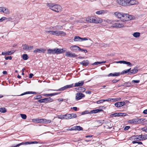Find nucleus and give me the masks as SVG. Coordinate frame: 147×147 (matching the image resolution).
I'll list each match as a JSON object with an SVG mask.
<instances>
[{
	"label": "nucleus",
	"mask_w": 147,
	"mask_h": 147,
	"mask_svg": "<svg viewBox=\"0 0 147 147\" xmlns=\"http://www.w3.org/2000/svg\"><path fill=\"white\" fill-rule=\"evenodd\" d=\"M106 22L109 24H112V26L113 27L121 28L125 26V22L121 20H115L112 21L111 20L107 19L106 21Z\"/></svg>",
	"instance_id": "f257e3e1"
},
{
	"label": "nucleus",
	"mask_w": 147,
	"mask_h": 147,
	"mask_svg": "<svg viewBox=\"0 0 147 147\" xmlns=\"http://www.w3.org/2000/svg\"><path fill=\"white\" fill-rule=\"evenodd\" d=\"M47 5L49 9L55 12H59L62 11L61 7L59 5H55L53 3H47Z\"/></svg>",
	"instance_id": "f03ea898"
},
{
	"label": "nucleus",
	"mask_w": 147,
	"mask_h": 147,
	"mask_svg": "<svg viewBox=\"0 0 147 147\" xmlns=\"http://www.w3.org/2000/svg\"><path fill=\"white\" fill-rule=\"evenodd\" d=\"M53 99L50 97L45 98L39 100L38 102L40 103H47L53 102Z\"/></svg>",
	"instance_id": "7ed1b4c3"
},
{
	"label": "nucleus",
	"mask_w": 147,
	"mask_h": 147,
	"mask_svg": "<svg viewBox=\"0 0 147 147\" xmlns=\"http://www.w3.org/2000/svg\"><path fill=\"white\" fill-rule=\"evenodd\" d=\"M73 86V84H72L70 85H67L64 87L61 88H60L57 90H54L53 89H48V91L53 90V91H63L67 89L68 88H70Z\"/></svg>",
	"instance_id": "20e7f679"
},
{
	"label": "nucleus",
	"mask_w": 147,
	"mask_h": 147,
	"mask_svg": "<svg viewBox=\"0 0 147 147\" xmlns=\"http://www.w3.org/2000/svg\"><path fill=\"white\" fill-rule=\"evenodd\" d=\"M86 21L88 22L97 23L98 21L92 17H89L86 19Z\"/></svg>",
	"instance_id": "39448f33"
},
{
	"label": "nucleus",
	"mask_w": 147,
	"mask_h": 147,
	"mask_svg": "<svg viewBox=\"0 0 147 147\" xmlns=\"http://www.w3.org/2000/svg\"><path fill=\"white\" fill-rule=\"evenodd\" d=\"M132 18V16L128 14H123L122 20L125 21H128L131 20Z\"/></svg>",
	"instance_id": "423d86ee"
},
{
	"label": "nucleus",
	"mask_w": 147,
	"mask_h": 147,
	"mask_svg": "<svg viewBox=\"0 0 147 147\" xmlns=\"http://www.w3.org/2000/svg\"><path fill=\"white\" fill-rule=\"evenodd\" d=\"M38 143H39V142L36 141L31 142H22L21 143H20L19 144H17L16 146H13V147H18L22 145H27L31 144H37Z\"/></svg>",
	"instance_id": "0eeeda50"
},
{
	"label": "nucleus",
	"mask_w": 147,
	"mask_h": 147,
	"mask_svg": "<svg viewBox=\"0 0 147 147\" xmlns=\"http://www.w3.org/2000/svg\"><path fill=\"white\" fill-rule=\"evenodd\" d=\"M128 0H117V2L119 4L123 6H127Z\"/></svg>",
	"instance_id": "6e6552de"
},
{
	"label": "nucleus",
	"mask_w": 147,
	"mask_h": 147,
	"mask_svg": "<svg viewBox=\"0 0 147 147\" xmlns=\"http://www.w3.org/2000/svg\"><path fill=\"white\" fill-rule=\"evenodd\" d=\"M85 97V95L82 93H78L76 96V99L77 100H79Z\"/></svg>",
	"instance_id": "1a4fd4ad"
},
{
	"label": "nucleus",
	"mask_w": 147,
	"mask_h": 147,
	"mask_svg": "<svg viewBox=\"0 0 147 147\" xmlns=\"http://www.w3.org/2000/svg\"><path fill=\"white\" fill-rule=\"evenodd\" d=\"M46 50L43 48L36 49L34 51V52L36 53H44Z\"/></svg>",
	"instance_id": "9d476101"
},
{
	"label": "nucleus",
	"mask_w": 147,
	"mask_h": 147,
	"mask_svg": "<svg viewBox=\"0 0 147 147\" xmlns=\"http://www.w3.org/2000/svg\"><path fill=\"white\" fill-rule=\"evenodd\" d=\"M22 46L24 47L23 49L26 51H30L32 49L33 47V46H30L26 44H23Z\"/></svg>",
	"instance_id": "9b49d317"
},
{
	"label": "nucleus",
	"mask_w": 147,
	"mask_h": 147,
	"mask_svg": "<svg viewBox=\"0 0 147 147\" xmlns=\"http://www.w3.org/2000/svg\"><path fill=\"white\" fill-rule=\"evenodd\" d=\"M117 98H116V99L108 98L107 99H105V100L102 99V100H100L97 101H96V103L97 104H100V103H102L103 102H104L105 101H111V100H115V99H116V100H117Z\"/></svg>",
	"instance_id": "f8f14e48"
},
{
	"label": "nucleus",
	"mask_w": 147,
	"mask_h": 147,
	"mask_svg": "<svg viewBox=\"0 0 147 147\" xmlns=\"http://www.w3.org/2000/svg\"><path fill=\"white\" fill-rule=\"evenodd\" d=\"M65 55L67 57H74L77 56L75 53L70 52H66L65 53Z\"/></svg>",
	"instance_id": "ddd939ff"
},
{
	"label": "nucleus",
	"mask_w": 147,
	"mask_h": 147,
	"mask_svg": "<svg viewBox=\"0 0 147 147\" xmlns=\"http://www.w3.org/2000/svg\"><path fill=\"white\" fill-rule=\"evenodd\" d=\"M55 53L57 54H58L60 53H63L66 51L65 50H63V49H59L58 48H55Z\"/></svg>",
	"instance_id": "4468645a"
},
{
	"label": "nucleus",
	"mask_w": 147,
	"mask_h": 147,
	"mask_svg": "<svg viewBox=\"0 0 147 147\" xmlns=\"http://www.w3.org/2000/svg\"><path fill=\"white\" fill-rule=\"evenodd\" d=\"M127 2H127V6L137 4L138 3L137 1L134 0H131L130 1L128 0Z\"/></svg>",
	"instance_id": "2eb2a0df"
},
{
	"label": "nucleus",
	"mask_w": 147,
	"mask_h": 147,
	"mask_svg": "<svg viewBox=\"0 0 147 147\" xmlns=\"http://www.w3.org/2000/svg\"><path fill=\"white\" fill-rule=\"evenodd\" d=\"M131 121L132 123L136 124L140 123L143 121V120L142 119H134Z\"/></svg>",
	"instance_id": "dca6fc26"
},
{
	"label": "nucleus",
	"mask_w": 147,
	"mask_h": 147,
	"mask_svg": "<svg viewBox=\"0 0 147 147\" xmlns=\"http://www.w3.org/2000/svg\"><path fill=\"white\" fill-rule=\"evenodd\" d=\"M125 105V102H117L115 103V105L116 107H121Z\"/></svg>",
	"instance_id": "f3484780"
},
{
	"label": "nucleus",
	"mask_w": 147,
	"mask_h": 147,
	"mask_svg": "<svg viewBox=\"0 0 147 147\" xmlns=\"http://www.w3.org/2000/svg\"><path fill=\"white\" fill-rule=\"evenodd\" d=\"M46 32L47 33H50L52 35L54 36H58V30L56 31H46Z\"/></svg>",
	"instance_id": "a211bd4d"
},
{
	"label": "nucleus",
	"mask_w": 147,
	"mask_h": 147,
	"mask_svg": "<svg viewBox=\"0 0 147 147\" xmlns=\"http://www.w3.org/2000/svg\"><path fill=\"white\" fill-rule=\"evenodd\" d=\"M70 48L72 51L76 52L78 50L79 47L78 46L75 45L71 47Z\"/></svg>",
	"instance_id": "6ab92c4d"
},
{
	"label": "nucleus",
	"mask_w": 147,
	"mask_h": 147,
	"mask_svg": "<svg viewBox=\"0 0 147 147\" xmlns=\"http://www.w3.org/2000/svg\"><path fill=\"white\" fill-rule=\"evenodd\" d=\"M84 81H79V82L75 83L74 85V87H80L83 86L84 84Z\"/></svg>",
	"instance_id": "aec40b11"
},
{
	"label": "nucleus",
	"mask_w": 147,
	"mask_h": 147,
	"mask_svg": "<svg viewBox=\"0 0 147 147\" xmlns=\"http://www.w3.org/2000/svg\"><path fill=\"white\" fill-rule=\"evenodd\" d=\"M108 12L107 10H101L97 11L96 13L97 14H102L107 13Z\"/></svg>",
	"instance_id": "412c9836"
},
{
	"label": "nucleus",
	"mask_w": 147,
	"mask_h": 147,
	"mask_svg": "<svg viewBox=\"0 0 147 147\" xmlns=\"http://www.w3.org/2000/svg\"><path fill=\"white\" fill-rule=\"evenodd\" d=\"M115 16L119 18H121L122 17L123 18V14L119 12H116L114 13Z\"/></svg>",
	"instance_id": "4be33fe9"
},
{
	"label": "nucleus",
	"mask_w": 147,
	"mask_h": 147,
	"mask_svg": "<svg viewBox=\"0 0 147 147\" xmlns=\"http://www.w3.org/2000/svg\"><path fill=\"white\" fill-rule=\"evenodd\" d=\"M137 68V67H135L133 69L131 70L130 72H129V75L134 74L137 73L138 71Z\"/></svg>",
	"instance_id": "5701e85b"
},
{
	"label": "nucleus",
	"mask_w": 147,
	"mask_h": 147,
	"mask_svg": "<svg viewBox=\"0 0 147 147\" xmlns=\"http://www.w3.org/2000/svg\"><path fill=\"white\" fill-rule=\"evenodd\" d=\"M120 74L119 72H115L113 74L110 73L109 74L108 76H120Z\"/></svg>",
	"instance_id": "b1692460"
},
{
	"label": "nucleus",
	"mask_w": 147,
	"mask_h": 147,
	"mask_svg": "<svg viewBox=\"0 0 147 147\" xmlns=\"http://www.w3.org/2000/svg\"><path fill=\"white\" fill-rule=\"evenodd\" d=\"M66 35V33L65 32L63 31L58 30V36H64Z\"/></svg>",
	"instance_id": "393cba45"
},
{
	"label": "nucleus",
	"mask_w": 147,
	"mask_h": 147,
	"mask_svg": "<svg viewBox=\"0 0 147 147\" xmlns=\"http://www.w3.org/2000/svg\"><path fill=\"white\" fill-rule=\"evenodd\" d=\"M55 49H49L47 51V54H55Z\"/></svg>",
	"instance_id": "a878e982"
},
{
	"label": "nucleus",
	"mask_w": 147,
	"mask_h": 147,
	"mask_svg": "<svg viewBox=\"0 0 147 147\" xmlns=\"http://www.w3.org/2000/svg\"><path fill=\"white\" fill-rule=\"evenodd\" d=\"M103 110L102 109H97L96 110H93L91 111L90 113H96L102 111Z\"/></svg>",
	"instance_id": "bb28decb"
},
{
	"label": "nucleus",
	"mask_w": 147,
	"mask_h": 147,
	"mask_svg": "<svg viewBox=\"0 0 147 147\" xmlns=\"http://www.w3.org/2000/svg\"><path fill=\"white\" fill-rule=\"evenodd\" d=\"M89 63V61L87 60H84L80 63L83 66H86Z\"/></svg>",
	"instance_id": "cd10ccee"
},
{
	"label": "nucleus",
	"mask_w": 147,
	"mask_h": 147,
	"mask_svg": "<svg viewBox=\"0 0 147 147\" xmlns=\"http://www.w3.org/2000/svg\"><path fill=\"white\" fill-rule=\"evenodd\" d=\"M51 120L47 119H42V123H49L51 122Z\"/></svg>",
	"instance_id": "c85d7f7f"
},
{
	"label": "nucleus",
	"mask_w": 147,
	"mask_h": 147,
	"mask_svg": "<svg viewBox=\"0 0 147 147\" xmlns=\"http://www.w3.org/2000/svg\"><path fill=\"white\" fill-rule=\"evenodd\" d=\"M36 93L34 92L28 91L24 92L19 96H23L24 95L28 94H36Z\"/></svg>",
	"instance_id": "c756f323"
},
{
	"label": "nucleus",
	"mask_w": 147,
	"mask_h": 147,
	"mask_svg": "<svg viewBox=\"0 0 147 147\" xmlns=\"http://www.w3.org/2000/svg\"><path fill=\"white\" fill-rule=\"evenodd\" d=\"M3 12L7 14H9L10 13L9 10L5 7H4L3 10Z\"/></svg>",
	"instance_id": "7c9ffc66"
},
{
	"label": "nucleus",
	"mask_w": 147,
	"mask_h": 147,
	"mask_svg": "<svg viewBox=\"0 0 147 147\" xmlns=\"http://www.w3.org/2000/svg\"><path fill=\"white\" fill-rule=\"evenodd\" d=\"M32 121L34 122H36L38 123H42V119H34L32 120Z\"/></svg>",
	"instance_id": "2f4dec72"
},
{
	"label": "nucleus",
	"mask_w": 147,
	"mask_h": 147,
	"mask_svg": "<svg viewBox=\"0 0 147 147\" xmlns=\"http://www.w3.org/2000/svg\"><path fill=\"white\" fill-rule=\"evenodd\" d=\"M81 38L79 36H75L74 39V41L78 42L81 41Z\"/></svg>",
	"instance_id": "473e14b6"
},
{
	"label": "nucleus",
	"mask_w": 147,
	"mask_h": 147,
	"mask_svg": "<svg viewBox=\"0 0 147 147\" xmlns=\"http://www.w3.org/2000/svg\"><path fill=\"white\" fill-rule=\"evenodd\" d=\"M133 35L134 37L136 38H137L140 36V33L139 32H136L134 33Z\"/></svg>",
	"instance_id": "72a5a7b5"
},
{
	"label": "nucleus",
	"mask_w": 147,
	"mask_h": 147,
	"mask_svg": "<svg viewBox=\"0 0 147 147\" xmlns=\"http://www.w3.org/2000/svg\"><path fill=\"white\" fill-rule=\"evenodd\" d=\"M70 119L76 118L77 117L76 114L75 113H74L70 114Z\"/></svg>",
	"instance_id": "f704fd0d"
},
{
	"label": "nucleus",
	"mask_w": 147,
	"mask_h": 147,
	"mask_svg": "<svg viewBox=\"0 0 147 147\" xmlns=\"http://www.w3.org/2000/svg\"><path fill=\"white\" fill-rule=\"evenodd\" d=\"M7 110L4 107H1L0 108V112L2 113H5L6 112Z\"/></svg>",
	"instance_id": "c9c22d12"
},
{
	"label": "nucleus",
	"mask_w": 147,
	"mask_h": 147,
	"mask_svg": "<svg viewBox=\"0 0 147 147\" xmlns=\"http://www.w3.org/2000/svg\"><path fill=\"white\" fill-rule=\"evenodd\" d=\"M70 114L64 115V119H70Z\"/></svg>",
	"instance_id": "e433bc0d"
},
{
	"label": "nucleus",
	"mask_w": 147,
	"mask_h": 147,
	"mask_svg": "<svg viewBox=\"0 0 147 147\" xmlns=\"http://www.w3.org/2000/svg\"><path fill=\"white\" fill-rule=\"evenodd\" d=\"M78 89L80 92H84L86 90L85 88L83 87H80Z\"/></svg>",
	"instance_id": "4c0bfd02"
},
{
	"label": "nucleus",
	"mask_w": 147,
	"mask_h": 147,
	"mask_svg": "<svg viewBox=\"0 0 147 147\" xmlns=\"http://www.w3.org/2000/svg\"><path fill=\"white\" fill-rule=\"evenodd\" d=\"M22 57L24 60H27L28 59V57L26 54H24L23 55Z\"/></svg>",
	"instance_id": "58836bf2"
},
{
	"label": "nucleus",
	"mask_w": 147,
	"mask_h": 147,
	"mask_svg": "<svg viewBox=\"0 0 147 147\" xmlns=\"http://www.w3.org/2000/svg\"><path fill=\"white\" fill-rule=\"evenodd\" d=\"M54 28L56 30H61L62 27L61 26H54Z\"/></svg>",
	"instance_id": "ea45409f"
},
{
	"label": "nucleus",
	"mask_w": 147,
	"mask_h": 147,
	"mask_svg": "<svg viewBox=\"0 0 147 147\" xmlns=\"http://www.w3.org/2000/svg\"><path fill=\"white\" fill-rule=\"evenodd\" d=\"M82 128L80 126H76L75 127V130H82Z\"/></svg>",
	"instance_id": "a19ab883"
},
{
	"label": "nucleus",
	"mask_w": 147,
	"mask_h": 147,
	"mask_svg": "<svg viewBox=\"0 0 147 147\" xmlns=\"http://www.w3.org/2000/svg\"><path fill=\"white\" fill-rule=\"evenodd\" d=\"M118 117L117 115V113H114L110 115V117Z\"/></svg>",
	"instance_id": "79ce46f5"
},
{
	"label": "nucleus",
	"mask_w": 147,
	"mask_h": 147,
	"mask_svg": "<svg viewBox=\"0 0 147 147\" xmlns=\"http://www.w3.org/2000/svg\"><path fill=\"white\" fill-rule=\"evenodd\" d=\"M58 118L61 119H64V115H61L58 116Z\"/></svg>",
	"instance_id": "37998d69"
},
{
	"label": "nucleus",
	"mask_w": 147,
	"mask_h": 147,
	"mask_svg": "<svg viewBox=\"0 0 147 147\" xmlns=\"http://www.w3.org/2000/svg\"><path fill=\"white\" fill-rule=\"evenodd\" d=\"M129 72L128 71H127V70H123L122 72H121V74H124L127 73L128 74H129Z\"/></svg>",
	"instance_id": "c03bdc74"
},
{
	"label": "nucleus",
	"mask_w": 147,
	"mask_h": 147,
	"mask_svg": "<svg viewBox=\"0 0 147 147\" xmlns=\"http://www.w3.org/2000/svg\"><path fill=\"white\" fill-rule=\"evenodd\" d=\"M20 115L21 117L23 119H26V118L27 116L25 114H21Z\"/></svg>",
	"instance_id": "a18cd8bd"
},
{
	"label": "nucleus",
	"mask_w": 147,
	"mask_h": 147,
	"mask_svg": "<svg viewBox=\"0 0 147 147\" xmlns=\"http://www.w3.org/2000/svg\"><path fill=\"white\" fill-rule=\"evenodd\" d=\"M124 64H126L127 65L129 66L130 67H131L132 66V64L129 62H127L125 61Z\"/></svg>",
	"instance_id": "49530a36"
},
{
	"label": "nucleus",
	"mask_w": 147,
	"mask_h": 147,
	"mask_svg": "<svg viewBox=\"0 0 147 147\" xmlns=\"http://www.w3.org/2000/svg\"><path fill=\"white\" fill-rule=\"evenodd\" d=\"M15 52L14 50H13L12 51H10L7 52V53L8 55H11L13 53H14Z\"/></svg>",
	"instance_id": "de8ad7c7"
},
{
	"label": "nucleus",
	"mask_w": 147,
	"mask_h": 147,
	"mask_svg": "<svg viewBox=\"0 0 147 147\" xmlns=\"http://www.w3.org/2000/svg\"><path fill=\"white\" fill-rule=\"evenodd\" d=\"M143 140L147 139V135H141Z\"/></svg>",
	"instance_id": "09e8293b"
},
{
	"label": "nucleus",
	"mask_w": 147,
	"mask_h": 147,
	"mask_svg": "<svg viewBox=\"0 0 147 147\" xmlns=\"http://www.w3.org/2000/svg\"><path fill=\"white\" fill-rule=\"evenodd\" d=\"M43 95L47 97H49V96H53V93L50 94H44Z\"/></svg>",
	"instance_id": "8fccbe9b"
},
{
	"label": "nucleus",
	"mask_w": 147,
	"mask_h": 147,
	"mask_svg": "<svg viewBox=\"0 0 147 147\" xmlns=\"http://www.w3.org/2000/svg\"><path fill=\"white\" fill-rule=\"evenodd\" d=\"M132 143L133 144L138 143L139 144H142L141 142L138 141L137 142L136 141H132Z\"/></svg>",
	"instance_id": "3c124183"
},
{
	"label": "nucleus",
	"mask_w": 147,
	"mask_h": 147,
	"mask_svg": "<svg viewBox=\"0 0 147 147\" xmlns=\"http://www.w3.org/2000/svg\"><path fill=\"white\" fill-rule=\"evenodd\" d=\"M42 98V96L41 95H39L36 96L34 98L36 99H38L41 98Z\"/></svg>",
	"instance_id": "603ef678"
},
{
	"label": "nucleus",
	"mask_w": 147,
	"mask_h": 147,
	"mask_svg": "<svg viewBox=\"0 0 147 147\" xmlns=\"http://www.w3.org/2000/svg\"><path fill=\"white\" fill-rule=\"evenodd\" d=\"M96 124L99 126L102 124V123L100 121H96Z\"/></svg>",
	"instance_id": "864d4df0"
},
{
	"label": "nucleus",
	"mask_w": 147,
	"mask_h": 147,
	"mask_svg": "<svg viewBox=\"0 0 147 147\" xmlns=\"http://www.w3.org/2000/svg\"><path fill=\"white\" fill-rule=\"evenodd\" d=\"M141 129L144 131L147 132V126H146Z\"/></svg>",
	"instance_id": "5fc2aeb1"
},
{
	"label": "nucleus",
	"mask_w": 147,
	"mask_h": 147,
	"mask_svg": "<svg viewBox=\"0 0 147 147\" xmlns=\"http://www.w3.org/2000/svg\"><path fill=\"white\" fill-rule=\"evenodd\" d=\"M124 62L125 61H116V63H120L124 64Z\"/></svg>",
	"instance_id": "6e6d98bb"
},
{
	"label": "nucleus",
	"mask_w": 147,
	"mask_h": 147,
	"mask_svg": "<svg viewBox=\"0 0 147 147\" xmlns=\"http://www.w3.org/2000/svg\"><path fill=\"white\" fill-rule=\"evenodd\" d=\"M78 51H84V52H87V51L86 50H84L82 49H81L79 47V48L78 49Z\"/></svg>",
	"instance_id": "4d7b16f0"
},
{
	"label": "nucleus",
	"mask_w": 147,
	"mask_h": 147,
	"mask_svg": "<svg viewBox=\"0 0 147 147\" xmlns=\"http://www.w3.org/2000/svg\"><path fill=\"white\" fill-rule=\"evenodd\" d=\"M124 114H125V113H117V115H118V117L123 116V115Z\"/></svg>",
	"instance_id": "13d9d810"
},
{
	"label": "nucleus",
	"mask_w": 147,
	"mask_h": 147,
	"mask_svg": "<svg viewBox=\"0 0 147 147\" xmlns=\"http://www.w3.org/2000/svg\"><path fill=\"white\" fill-rule=\"evenodd\" d=\"M99 64H100V62H96L92 64V65H98Z\"/></svg>",
	"instance_id": "bf43d9fd"
},
{
	"label": "nucleus",
	"mask_w": 147,
	"mask_h": 147,
	"mask_svg": "<svg viewBox=\"0 0 147 147\" xmlns=\"http://www.w3.org/2000/svg\"><path fill=\"white\" fill-rule=\"evenodd\" d=\"M12 59V57L11 56L5 57V59L6 60L9 59L11 60Z\"/></svg>",
	"instance_id": "052dcab7"
},
{
	"label": "nucleus",
	"mask_w": 147,
	"mask_h": 147,
	"mask_svg": "<svg viewBox=\"0 0 147 147\" xmlns=\"http://www.w3.org/2000/svg\"><path fill=\"white\" fill-rule=\"evenodd\" d=\"M138 136V137L139 140H140V141L143 140L142 138V136L141 135H140L139 136Z\"/></svg>",
	"instance_id": "680f3d73"
},
{
	"label": "nucleus",
	"mask_w": 147,
	"mask_h": 147,
	"mask_svg": "<svg viewBox=\"0 0 147 147\" xmlns=\"http://www.w3.org/2000/svg\"><path fill=\"white\" fill-rule=\"evenodd\" d=\"M6 19V18L5 17H3L0 19V22H2L3 20H5Z\"/></svg>",
	"instance_id": "e2e57ef3"
},
{
	"label": "nucleus",
	"mask_w": 147,
	"mask_h": 147,
	"mask_svg": "<svg viewBox=\"0 0 147 147\" xmlns=\"http://www.w3.org/2000/svg\"><path fill=\"white\" fill-rule=\"evenodd\" d=\"M102 46L104 47H107L109 46V45L106 44H103Z\"/></svg>",
	"instance_id": "0e129e2a"
},
{
	"label": "nucleus",
	"mask_w": 147,
	"mask_h": 147,
	"mask_svg": "<svg viewBox=\"0 0 147 147\" xmlns=\"http://www.w3.org/2000/svg\"><path fill=\"white\" fill-rule=\"evenodd\" d=\"M130 128V127L129 126H126L125 127L124 129L126 131L128 130Z\"/></svg>",
	"instance_id": "69168bd1"
},
{
	"label": "nucleus",
	"mask_w": 147,
	"mask_h": 147,
	"mask_svg": "<svg viewBox=\"0 0 147 147\" xmlns=\"http://www.w3.org/2000/svg\"><path fill=\"white\" fill-rule=\"evenodd\" d=\"M88 40V38H81V41H83L84 40Z\"/></svg>",
	"instance_id": "338daca9"
},
{
	"label": "nucleus",
	"mask_w": 147,
	"mask_h": 147,
	"mask_svg": "<svg viewBox=\"0 0 147 147\" xmlns=\"http://www.w3.org/2000/svg\"><path fill=\"white\" fill-rule=\"evenodd\" d=\"M140 80H133L132 81V82H133L134 83H138L140 82Z\"/></svg>",
	"instance_id": "774afa93"
}]
</instances>
